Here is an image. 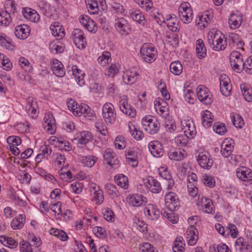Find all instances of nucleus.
I'll list each match as a JSON object with an SVG mask.
<instances>
[{
	"label": "nucleus",
	"mask_w": 252,
	"mask_h": 252,
	"mask_svg": "<svg viewBox=\"0 0 252 252\" xmlns=\"http://www.w3.org/2000/svg\"><path fill=\"white\" fill-rule=\"evenodd\" d=\"M86 3H87V8L91 13L94 14L98 10L97 3L94 0H86Z\"/></svg>",
	"instance_id": "nucleus-58"
},
{
	"label": "nucleus",
	"mask_w": 252,
	"mask_h": 252,
	"mask_svg": "<svg viewBox=\"0 0 252 252\" xmlns=\"http://www.w3.org/2000/svg\"><path fill=\"white\" fill-rule=\"evenodd\" d=\"M62 26L57 22L52 24L50 27L51 33L54 36H59L62 38L64 36V32L62 28Z\"/></svg>",
	"instance_id": "nucleus-34"
},
{
	"label": "nucleus",
	"mask_w": 252,
	"mask_h": 252,
	"mask_svg": "<svg viewBox=\"0 0 252 252\" xmlns=\"http://www.w3.org/2000/svg\"><path fill=\"white\" fill-rule=\"evenodd\" d=\"M140 53L143 59L147 63L155 61L157 57V51L150 43L144 44L140 48Z\"/></svg>",
	"instance_id": "nucleus-3"
},
{
	"label": "nucleus",
	"mask_w": 252,
	"mask_h": 252,
	"mask_svg": "<svg viewBox=\"0 0 252 252\" xmlns=\"http://www.w3.org/2000/svg\"><path fill=\"white\" fill-rule=\"evenodd\" d=\"M127 163L133 167L138 165V160L136 154L132 151H128L126 153Z\"/></svg>",
	"instance_id": "nucleus-33"
},
{
	"label": "nucleus",
	"mask_w": 252,
	"mask_h": 252,
	"mask_svg": "<svg viewBox=\"0 0 252 252\" xmlns=\"http://www.w3.org/2000/svg\"><path fill=\"white\" fill-rule=\"evenodd\" d=\"M236 176L239 179L245 182H248L252 180V172L250 169L244 167H242L237 170Z\"/></svg>",
	"instance_id": "nucleus-26"
},
{
	"label": "nucleus",
	"mask_w": 252,
	"mask_h": 252,
	"mask_svg": "<svg viewBox=\"0 0 252 252\" xmlns=\"http://www.w3.org/2000/svg\"><path fill=\"white\" fill-rule=\"evenodd\" d=\"M82 162L86 166L91 167L93 166L97 160V158L94 156H88L82 158Z\"/></svg>",
	"instance_id": "nucleus-45"
},
{
	"label": "nucleus",
	"mask_w": 252,
	"mask_h": 252,
	"mask_svg": "<svg viewBox=\"0 0 252 252\" xmlns=\"http://www.w3.org/2000/svg\"><path fill=\"white\" fill-rule=\"evenodd\" d=\"M4 8L7 12H12L14 14L16 11L15 2L13 0H7L4 4Z\"/></svg>",
	"instance_id": "nucleus-56"
},
{
	"label": "nucleus",
	"mask_w": 252,
	"mask_h": 252,
	"mask_svg": "<svg viewBox=\"0 0 252 252\" xmlns=\"http://www.w3.org/2000/svg\"><path fill=\"white\" fill-rule=\"evenodd\" d=\"M104 218L108 221H114V214L113 211L108 208H105L102 210Z\"/></svg>",
	"instance_id": "nucleus-55"
},
{
	"label": "nucleus",
	"mask_w": 252,
	"mask_h": 252,
	"mask_svg": "<svg viewBox=\"0 0 252 252\" xmlns=\"http://www.w3.org/2000/svg\"><path fill=\"white\" fill-rule=\"evenodd\" d=\"M176 16H174V18L170 16V19H167V26L173 32H177L179 30L178 25L176 24Z\"/></svg>",
	"instance_id": "nucleus-48"
},
{
	"label": "nucleus",
	"mask_w": 252,
	"mask_h": 252,
	"mask_svg": "<svg viewBox=\"0 0 252 252\" xmlns=\"http://www.w3.org/2000/svg\"><path fill=\"white\" fill-rule=\"evenodd\" d=\"M213 122L212 114L208 110L204 111L202 116V123L204 126L209 127Z\"/></svg>",
	"instance_id": "nucleus-40"
},
{
	"label": "nucleus",
	"mask_w": 252,
	"mask_h": 252,
	"mask_svg": "<svg viewBox=\"0 0 252 252\" xmlns=\"http://www.w3.org/2000/svg\"><path fill=\"white\" fill-rule=\"evenodd\" d=\"M185 245L183 238L181 237H177L174 242L172 249L174 252H184L185 248L184 246Z\"/></svg>",
	"instance_id": "nucleus-43"
},
{
	"label": "nucleus",
	"mask_w": 252,
	"mask_h": 252,
	"mask_svg": "<svg viewBox=\"0 0 252 252\" xmlns=\"http://www.w3.org/2000/svg\"><path fill=\"white\" fill-rule=\"evenodd\" d=\"M131 18L136 22L142 26L144 25L145 17L139 10H132L129 11Z\"/></svg>",
	"instance_id": "nucleus-35"
},
{
	"label": "nucleus",
	"mask_w": 252,
	"mask_h": 252,
	"mask_svg": "<svg viewBox=\"0 0 252 252\" xmlns=\"http://www.w3.org/2000/svg\"><path fill=\"white\" fill-rule=\"evenodd\" d=\"M93 138L91 133L88 131H83L81 133V137L79 138V143L81 144H85Z\"/></svg>",
	"instance_id": "nucleus-51"
},
{
	"label": "nucleus",
	"mask_w": 252,
	"mask_h": 252,
	"mask_svg": "<svg viewBox=\"0 0 252 252\" xmlns=\"http://www.w3.org/2000/svg\"><path fill=\"white\" fill-rule=\"evenodd\" d=\"M145 184L149 190L153 193H158L161 189L160 183L152 177H149Z\"/></svg>",
	"instance_id": "nucleus-24"
},
{
	"label": "nucleus",
	"mask_w": 252,
	"mask_h": 252,
	"mask_svg": "<svg viewBox=\"0 0 252 252\" xmlns=\"http://www.w3.org/2000/svg\"><path fill=\"white\" fill-rule=\"evenodd\" d=\"M138 75V73L135 69L132 68L124 72L123 75V79L125 84L130 85L136 81Z\"/></svg>",
	"instance_id": "nucleus-18"
},
{
	"label": "nucleus",
	"mask_w": 252,
	"mask_h": 252,
	"mask_svg": "<svg viewBox=\"0 0 252 252\" xmlns=\"http://www.w3.org/2000/svg\"><path fill=\"white\" fill-rule=\"evenodd\" d=\"M126 200L130 205L136 207L144 206L147 202L145 197L139 194L129 195L126 197Z\"/></svg>",
	"instance_id": "nucleus-11"
},
{
	"label": "nucleus",
	"mask_w": 252,
	"mask_h": 252,
	"mask_svg": "<svg viewBox=\"0 0 252 252\" xmlns=\"http://www.w3.org/2000/svg\"><path fill=\"white\" fill-rule=\"evenodd\" d=\"M11 22L10 13L7 11H0V25L7 26Z\"/></svg>",
	"instance_id": "nucleus-44"
},
{
	"label": "nucleus",
	"mask_w": 252,
	"mask_h": 252,
	"mask_svg": "<svg viewBox=\"0 0 252 252\" xmlns=\"http://www.w3.org/2000/svg\"><path fill=\"white\" fill-rule=\"evenodd\" d=\"M196 53L197 57L200 59H204L206 57V48L201 39H198L196 42Z\"/></svg>",
	"instance_id": "nucleus-27"
},
{
	"label": "nucleus",
	"mask_w": 252,
	"mask_h": 252,
	"mask_svg": "<svg viewBox=\"0 0 252 252\" xmlns=\"http://www.w3.org/2000/svg\"><path fill=\"white\" fill-rule=\"evenodd\" d=\"M102 117L107 124H112L115 121L116 113L113 105L111 103H106L102 107Z\"/></svg>",
	"instance_id": "nucleus-5"
},
{
	"label": "nucleus",
	"mask_w": 252,
	"mask_h": 252,
	"mask_svg": "<svg viewBox=\"0 0 252 252\" xmlns=\"http://www.w3.org/2000/svg\"><path fill=\"white\" fill-rule=\"evenodd\" d=\"M233 124L236 128H241L244 125L242 118L238 114H235L230 116Z\"/></svg>",
	"instance_id": "nucleus-47"
},
{
	"label": "nucleus",
	"mask_w": 252,
	"mask_h": 252,
	"mask_svg": "<svg viewBox=\"0 0 252 252\" xmlns=\"http://www.w3.org/2000/svg\"><path fill=\"white\" fill-rule=\"evenodd\" d=\"M213 128L214 131L220 135H223L226 132V128L225 125L223 124H215Z\"/></svg>",
	"instance_id": "nucleus-60"
},
{
	"label": "nucleus",
	"mask_w": 252,
	"mask_h": 252,
	"mask_svg": "<svg viewBox=\"0 0 252 252\" xmlns=\"http://www.w3.org/2000/svg\"><path fill=\"white\" fill-rule=\"evenodd\" d=\"M105 189L109 194L113 196H118L119 195V191L116 187L110 183H107L105 185Z\"/></svg>",
	"instance_id": "nucleus-53"
},
{
	"label": "nucleus",
	"mask_w": 252,
	"mask_h": 252,
	"mask_svg": "<svg viewBox=\"0 0 252 252\" xmlns=\"http://www.w3.org/2000/svg\"><path fill=\"white\" fill-rule=\"evenodd\" d=\"M44 128L50 133L54 132V128L55 126V120L51 113H47L44 118Z\"/></svg>",
	"instance_id": "nucleus-23"
},
{
	"label": "nucleus",
	"mask_w": 252,
	"mask_h": 252,
	"mask_svg": "<svg viewBox=\"0 0 252 252\" xmlns=\"http://www.w3.org/2000/svg\"><path fill=\"white\" fill-rule=\"evenodd\" d=\"M0 241L5 246L9 248H15L18 246V242L11 237L2 235L0 236Z\"/></svg>",
	"instance_id": "nucleus-36"
},
{
	"label": "nucleus",
	"mask_w": 252,
	"mask_h": 252,
	"mask_svg": "<svg viewBox=\"0 0 252 252\" xmlns=\"http://www.w3.org/2000/svg\"><path fill=\"white\" fill-rule=\"evenodd\" d=\"M168 155L170 159L179 161L184 158L186 155V152L183 149H176L170 150L168 152Z\"/></svg>",
	"instance_id": "nucleus-28"
},
{
	"label": "nucleus",
	"mask_w": 252,
	"mask_h": 252,
	"mask_svg": "<svg viewBox=\"0 0 252 252\" xmlns=\"http://www.w3.org/2000/svg\"><path fill=\"white\" fill-rule=\"evenodd\" d=\"M27 104L26 107V111L32 118L37 114V105L36 102L31 97L28 98Z\"/></svg>",
	"instance_id": "nucleus-29"
},
{
	"label": "nucleus",
	"mask_w": 252,
	"mask_h": 252,
	"mask_svg": "<svg viewBox=\"0 0 252 252\" xmlns=\"http://www.w3.org/2000/svg\"><path fill=\"white\" fill-rule=\"evenodd\" d=\"M142 125L144 129L151 134L156 133L160 128V124L157 119L150 115L142 119Z\"/></svg>",
	"instance_id": "nucleus-2"
},
{
	"label": "nucleus",
	"mask_w": 252,
	"mask_h": 252,
	"mask_svg": "<svg viewBox=\"0 0 252 252\" xmlns=\"http://www.w3.org/2000/svg\"><path fill=\"white\" fill-rule=\"evenodd\" d=\"M197 161L201 167L206 169H210L213 165V160L207 152L199 153Z\"/></svg>",
	"instance_id": "nucleus-12"
},
{
	"label": "nucleus",
	"mask_w": 252,
	"mask_h": 252,
	"mask_svg": "<svg viewBox=\"0 0 252 252\" xmlns=\"http://www.w3.org/2000/svg\"><path fill=\"white\" fill-rule=\"evenodd\" d=\"M52 140L56 142V146L59 147L61 150L70 151L71 150V147L70 146V144L67 141L60 139L55 137H54V139Z\"/></svg>",
	"instance_id": "nucleus-39"
},
{
	"label": "nucleus",
	"mask_w": 252,
	"mask_h": 252,
	"mask_svg": "<svg viewBox=\"0 0 252 252\" xmlns=\"http://www.w3.org/2000/svg\"><path fill=\"white\" fill-rule=\"evenodd\" d=\"M93 198L96 201L97 204L100 205L103 202L104 196L99 187H97V190L94 192Z\"/></svg>",
	"instance_id": "nucleus-52"
},
{
	"label": "nucleus",
	"mask_w": 252,
	"mask_h": 252,
	"mask_svg": "<svg viewBox=\"0 0 252 252\" xmlns=\"http://www.w3.org/2000/svg\"><path fill=\"white\" fill-rule=\"evenodd\" d=\"M158 88L159 90H160L162 95L164 98L166 100H169L170 98V96L169 94L166 90L165 83L164 82H162L161 81L160 83L158 85Z\"/></svg>",
	"instance_id": "nucleus-57"
},
{
	"label": "nucleus",
	"mask_w": 252,
	"mask_h": 252,
	"mask_svg": "<svg viewBox=\"0 0 252 252\" xmlns=\"http://www.w3.org/2000/svg\"><path fill=\"white\" fill-rule=\"evenodd\" d=\"M25 222V217L22 215H20L17 218L14 219L11 223V227L14 229H21Z\"/></svg>",
	"instance_id": "nucleus-37"
},
{
	"label": "nucleus",
	"mask_w": 252,
	"mask_h": 252,
	"mask_svg": "<svg viewBox=\"0 0 252 252\" xmlns=\"http://www.w3.org/2000/svg\"><path fill=\"white\" fill-rule=\"evenodd\" d=\"M170 70L175 75H179L183 71V66L179 61L173 62L170 65Z\"/></svg>",
	"instance_id": "nucleus-41"
},
{
	"label": "nucleus",
	"mask_w": 252,
	"mask_h": 252,
	"mask_svg": "<svg viewBox=\"0 0 252 252\" xmlns=\"http://www.w3.org/2000/svg\"><path fill=\"white\" fill-rule=\"evenodd\" d=\"M178 14L181 20L184 23H189L193 19V13L188 2L182 3L178 8Z\"/></svg>",
	"instance_id": "nucleus-4"
},
{
	"label": "nucleus",
	"mask_w": 252,
	"mask_h": 252,
	"mask_svg": "<svg viewBox=\"0 0 252 252\" xmlns=\"http://www.w3.org/2000/svg\"><path fill=\"white\" fill-rule=\"evenodd\" d=\"M197 230L193 225H191L187 230V238L188 240V244L190 246L194 245L198 239V236L196 233Z\"/></svg>",
	"instance_id": "nucleus-21"
},
{
	"label": "nucleus",
	"mask_w": 252,
	"mask_h": 252,
	"mask_svg": "<svg viewBox=\"0 0 252 252\" xmlns=\"http://www.w3.org/2000/svg\"><path fill=\"white\" fill-rule=\"evenodd\" d=\"M119 107L121 111L126 115L131 118H134L136 116V111L128 103V98L126 96L123 95L120 97Z\"/></svg>",
	"instance_id": "nucleus-8"
},
{
	"label": "nucleus",
	"mask_w": 252,
	"mask_h": 252,
	"mask_svg": "<svg viewBox=\"0 0 252 252\" xmlns=\"http://www.w3.org/2000/svg\"><path fill=\"white\" fill-rule=\"evenodd\" d=\"M118 72L119 69L117 65L116 64H111L109 67L105 70V74L109 77H113Z\"/></svg>",
	"instance_id": "nucleus-61"
},
{
	"label": "nucleus",
	"mask_w": 252,
	"mask_h": 252,
	"mask_svg": "<svg viewBox=\"0 0 252 252\" xmlns=\"http://www.w3.org/2000/svg\"><path fill=\"white\" fill-rule=\"evenodd\" d=\"M242 69H244L248 73L252 74V56L249 57L244 62Z\"/></svg>",
	"instance_id": "nucleus-63"
},
{
	"label": "nucleus",
	"mask_w": 252,
	"mask_h": 252,
	"mask_svg": "<svg viewBox=\"0 0 252 252\" xmlns=\"http://www.w3.org/2000/svg\"><path fill=\"white\" fill-rule=\"evenodd\" d=\"M72 71L78 84L80 86L84 85L85 84L84 73L76 65L72 66Z\"/></svg>",
	"instance_id": "nucleus-30"
},
{
	"label": "nucleus",
	"mask_w": 252,
	"mask_h": 252,
	"mask_svg": "<svg viewBox=\"0 0 252 252\" xmlns=\"http://www.w3.org/2000/svg\"><path fill=\"white\" fill-rule=\"evenodd\" d=\"M220 91L224 96H229L232 90L231 85L229 84L230 79L228 76L225 74L220 76Z\"/></svg>",
	"instance_id": "nucleus-13"
},
{
	"label": "nucleus",
	"mask_w": 252,
	"mask_h": 252,
	"mask_svg": "<svg viewBox=\"0 0 252 252\" xmlns=\"http://www.w3.org/2000/svg\"><path fill=\"white\" fill-rule=\"evenodd\" d=\"M155 107L157 112L163 117L167 115L168 107L167 102L162 99H156L154 102Z\"/></svg>",
	"instance_id": "nucleus-22"
},
{
	"label": "nucleus",
	"mask_w": 252,
	"mask_h": 252,
	"mask_svg": "<svg viewBox=\"0 0 252 252\" xmlns=\"http://www.w3.org/2000/svg\"><path fill=\"white\" fill-rule=\"evenodd\" d=\"M181 124L183 126L182 129L185 134L187 135L188 137L189 136L193 137L195 135L196 129L192 121L189 120H184L181 122Z\"/></svg>",
	"instance_id": "nucleus-15"
},
{
	"label": "nucleus",
	"mask_w": 252,
	"mask_h": 252,
	"mask_svg": "<svg viewBox=\"0 0 252 252\" xmlns=\"http://www.w3.org/2000/svg\"><path fill=\"white\" fill-rule=\"evenodd\" d=\"M30 28L25 24L20 25L15 28L14 33L19 39H24L28 37L30 33Z\"/></svg>",
	"instance_id": "nucleus-16"
},
{
	"label": "nucleus",
	"mask_w": 252,
	"mask_h": 252,
	"mask_svg": "<svg viewBox=\"0 0 252 252\" xmlns=\"http://www.w3.org/2000/svg\"><path fill=\"white\" fill-rule=\"evenodd\" d=\"M142 252H158L156 248L149 243H145L140 248Z\"/></svg>",
	"instance_id": "nucleus-64"
},
{
	"label": "nucleus",
	"mask_w": 252,
	"mask_h": 252,
	"mask_svg": "<svg viewBox=\"0 0 252 252\" xmlns=\"http://www.w3.org/2000/svg\"><path fill=\"white\" fill-rule=\"evenodd\" d=\"M115 180L118 186L125 189H127L128 181L127 177L123 174H121L115 176Z\"/></svg>",
	"instance_id": "nucleus-42"
},
{
	"label": "nucleus",
	"mask_w": 252,
	"mask_h": 252,
	"mask_svg": "<svg viewBox=\"0 0 252 252\" xmlns=\"http://www.w3.org/2000/svg\"><path fill=\"white\" fill-rule=\"evenodd\" d=\"M202 181L204 184L208 187L213 188L215 185V181L211 176L205 175Z\"/></svg>",
	"instance_id": "nucleus-62"
},
{
	"label": "nucleus",
	"mask_w": 252,
	"mask_h": 252,
	"mask_svg": "<svg viewBox=\"0 0 252 252\" xmlns=\"http://www.w3.org/2000/svg\"><path fill=\"white\" fill-rule=\"evenodd\" d=\"M229 61L233 70L240 72L244 64L242 55L238 51H233L230 55Z\"/></svg>",
	"instance_id": "nucleus-7"
},
{
	"label": "nucleus",
	"mask_w": 252,
	"mask_h": 252,
	"mask_svg": "<svg viewBox=\"0 0 252 252\" xmlns=\"http://www.w3.org/2000/svg\"><path fill=\"white\" fill-rule=\"evenodd\" d=\"M242 23V17L239 15L231 14L228 19V24L231 29L238 28Z\"/></svg>",
	"instance_id": "nucleus-31"
},
{
	"label": "nucleus",
	"mask_w": 252,
	"mask_h": 252,
	"mask_svg": "<svg viewBox=\"0 0 252 252\" xmlns=\"http://www.w3.org/2000/svg\"><path fill=\"white\" fill-rule=\"evenodd\" d=\"M188 138L189 137L185 134L180 135L175 138V142L178 146L183 147L187 144Z\"/></svg>",
	"instance_id": "nucleus-54"
},
{
	"label": "nucleus",
	"mask_w": 252,
	"mask_h": 252,
	"mask_svg": "<svg viewBox=\"0 0 252 252\" xmlns=\"http://www.w3.org/2000/svg\"><path fill=\"white\" fill-rule=\"evenodd\" d=\"M74 115L78 116L83 115L84 117H88L91 119L94 116V112L88 105L83 104L78 106V109L74 112Z\"/></svg>",
	"instance_id": "nucleus-20"
},
{
	"label": "nucleus",
	"mask_w": 252,
	"mask_h": 252,
	"mask_svg": "<svg viewBox=\"0 0 252 252\" xmlns=\"http://www.w3.org/2000/svg\"><path fill=\"white\" fill-rule=\"evenodd\" d=\"M148 147L151 154L154 157L158 158L163 155V146L159 141H151L149 143Z\"/></svg>",
	"instance_id": "nucleus-14"
},
{
	"label": "nucleus",
	"mask_w": 252,
	"mask_h": 252,
	"mask_svg": "<svg viewBox=\"0 0 252 252\" xmlns=\"http://www.w3.org/2000/svg\"><path fill=\"white\" fill-rule=\"evenodd\" d=\"M144 213L152 220H157L159 216V211L153 205H149L144 208Z\"/></svg>",
	"instance_id": "nucleus-32"
},
{
	"label": "nucleus",
	"mask_w": 252,
	"mask_h": 252,
	"mask_svg": "<svg viewBox=\"0 0 252 252\" xmlns=\"http://www.w3.org/2000/svg\"><path fill=\"white\" fill-rule=\"evenodd\" d=\"M111 54L108 52H104L102 55L98 57V62L102 65L105 66L108 63L109 61L111 60Z\"/></svg>",
	"instance_id": "nucleus-50"
},
{
	"label": "nucleus",
	"mask_w": 252,
	"mask_h": 252,
	"mask_svg": "<svg viewBox=\"0 0 252 252\" xmlns=\"http://www.w3.org/2000/svg\"><path fill=\"white\" fill-rule=\"evenodd\" d=\"M234 146L229 142V140L225 139L221 145L220 153L224 158H229L231 156Z\"/></svg>",
	"instance_id": "nucleus-25"
},
{
	"label": "nucleus",
	"mask_w": 252,
	"mask_h": 252,
	"mask_svg": "<svg viewBox=\"0 0 252 252\" xmlns=\"http://www.w3.org/2000/svg\"><path fill=\"white\" fill-rule=\"evenodd\" d=\"M208 40L211 47L215 51L223 50L227 46L226 40L220 33L210 32L208 35Z\"/></svg>",
	"instance_id": "nucleus-1"
},
{
	"label": "nucleus",
	"mask_w": 252,
	"mask_h": 252,
	"mask_svg": "<svg viewBox=\"0 0 252 252\" xmlns=\"http://www.w3.org/2000/svg\"><path fill=\"white\" fill-rule=\"evenodd\" d=\"M114 26L117 32L122 35H127L130 32V28L128 21L123 17L116 18Z\"/></svg>",
	"instance_id": "nucleus-9"
},
{
	"label": "nucleus",
	"mask_w": 252,
	"mask_h": 252,
	"mask_svg": "<svg viewBox=\"0 0 252 252\" xmlns=\"http://www.w3.org/2000/svg\"><path fill=\"white\" fill-rule=\"evenodd\" d=\"M51 69L53 73L58 77H63L65 74L64 68L62 63L54 59L51 62Z\"/></svg>",
	"instance_id": "nucleus-19"
},
{
	"label": "nucleus",
	"mask_w": 252,
	"mask_h": 252,
	"mask_svg": "<svg viewBox=\"0 0 252 252\" xmlns=\"http://www.w3.org/2000/svg\"><path fill=\"white\" fill-rule=\"evenodd\" d=\"M165 204L170 211H175L180 206V202L177 195L173 192H169L165 195Z\"/></svg>",
	"instance_id": "nucleus-10"
},
{
	"label": "nucleus",
	"mask_w": 252,
	"mask_h": 252,
	"mask_svg": "<svg viewBox=\"0 0 252 252\" xmlns=\"http://www.w3.org/2000/svg\"><path fill=\"white\" fill-rule=\"evenodd\" d=\"M229 43L233 44V46H237L238 47H242L244 43L240 36L237 33H231L229 34Z\"/></svg>",
	"instance_id": "nucleus-38"
},
{
	"label": "nucleus",
	"mask_w": 252,
	"mask_h": 252,
	"mask_svg": "<svg viewBox=\"0 0 252 252\" xmlns=\"http://www.w3.org/2000/svg\"><path fill=\"white\" fill-rule=\"evenodd\" d=\"M115 147L118 149H123L126 146V141L125 138L121 135L118 136L114 141Z\"/></svg>",
	"instance_id": "nucleus-59"
},
{
	"label": "nucleus",
	"mask_w": 252,
	"mask_h": 252,
	"mask_svg": "<svg viewBox=\"0 0 252 252\" xmlns=\"http://www.w3.org/2000/svg\"><path fill=\"white\" fill-rule=\"evenodd\" d=\"M22 13L26 19L32 22L37 23L40 20V16L37 12L30 7L23 8Z\"/></svg>",
	"instance_id": "nucleus-17"
},
{
	"label": "nucleus",
	"mask_w": 252,
	"mask_h": 252,
	"mask_svg": "<svg viewBox=\"0 0 252 252\" xmlns=\"http://www.w3.org/2000/svg\"><path fill=\"white\" fill-rule=\"evenodd\" d=\"M196 95L203 104L210 105L213 102V95L208 89L203 85H199L196 89Z\"/></svg>",
	"instance_id": "nucleus-6"
},
{
	"label": "nucleus",
	"mask_w": 252,
	"mask_h": 252,
	"mask_svg": "<svg viewBox=\"0 0 252 252\" xmlns=\"http://www.w3.org/2000/svg\"><path fill=\"white\" fill-rule=\"evenodd\" d=\"M241 90L244 99L248 102L252 101V89L246 86L241 85Z\"/></svg>",
	"instance_id": "nucleus-46"
},
{
	"label": "nucleus",
	"mask_w": 252,
	"mask_h": 252,
	"mask_svg": "<svg viewBox=\"0 0 252 252\" xmlns=\"http://www.w3.org/2000/svg\"><path fill=\"white\" fill-rule=\"evenodd\" d=\"M250 245L245 241L242 237L238 238L235 242L236 249L240 251H243L244 249H248Z\"/></svg>",
	"instance_id": "nucleus-49"
}]
</instances>
